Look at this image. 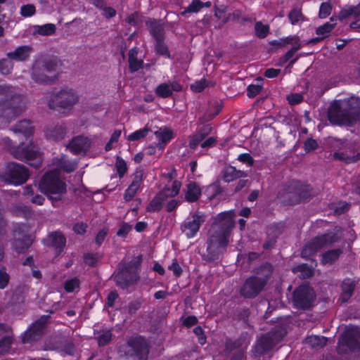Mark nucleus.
<instances>
[{
    "label": "nucleus",
    "instance_id": "nucleus-1",
    "mask_svg": "<svg viewBox=\"0 0 360 360\" xmlns=\"http://www.w3.org/2000/svg\"><path fill=\"white\" fill-rule=\"evenodd\" d=\"M12 131L18 137L19 145L15 147L13 141L8 137L3 139L4 143L9 148L15 158L25 161L34 168H39L42 162V155L33 143L34 128L31 122L27 120H22Z\"/></svg>",
    "mask_w": 360,
    "mask_h": 360
},
{
    "label": "nucleus",
    "instance_id": "nucleus-2",
    "mask_svg": "<svg viewBox=\"0 0 360 360\" xmlns=\"http://www.w3.org/2000/svg\"><path fill=\"white\" fill-rule=\"evenodd\" d=\"M233 226L234 214L232 211L221 213L218 216V221L212 226L207 240V251L210 260L217 259L226 250Z\"/></svg>",
    "mask_w": 360,
    "mask_h": 360
},
{
    "label": "nucleus",
    "instance_id": "nucleus-3",
    "mask_svg": "<svg viewBox=\"0 0 360 360\" xmlns=\"http://www.w3.org/2000/svg\"><path fill=\"white\" fill-rule=\"evenodd\" d=\"M330 122L338 125H352L360 118V98L350 97L347 99L333 101L328 111Z\"/></svg>",
    "mask_w": 360,
    "mask_h": 360
},
{
    "label": "nucleus",
    "instance_id": "nucleus-4",
    "mask_svg": "<svg viewBox=\"0 0 360 360\" xmlns=\"http://www.w3.org/2000/svg\"><path fill=\"white\" fill-rule=\"evenodd\" d=\"M80 96L77 90L69 86H64L55 90L47 98L48 107L61 113H69L78 104Z\"/></svg>",
    "mask_w": 360,
    "mask_h": 360
},
{
    "label": "nucleus",
    "instance_id": "nucleus-5",
    "mask_svg": "<svg viewBox=\"0 0 360 360\" xmlns=\"http://www.w3.org/2000/svg\"><path fill=\"white\" fill-rule=\"evenodd\" d=\"M0 105L4 107V115L8 119L19 115L26 108L24 98L7 84H0Z\"/></svg>",
    "mask_w": 360,
    "mask_h": 360
},
{
    "label": "nucleus",
    "instance_id": "nucleus-6",
    "mask_svg": "<svg viewBox=\"0 0 360 360\" xmlns=\"http://www.w3.org/2000/svg\"><path fill=\"white\" fill-rule=\"evenodd\" d=\"M39 188L51 200L53 206L63 200L67 190L66 184L60 179L57 170L46 172L39 182Z\"/></svg>",
    "mask_w": 360,
    "mask_h": 360
},
{
    "label": "nucleus",
    "instance_id": "nucleus-7",
    "mask_svg": "<svg viewBox=\"0 0 360 360\" xmlns=\"http://www.w3.org/2000/svg\"><path fill=\"white\" fill-rule=\"evenodd\" d=\"M32 79L41 84H52L58 79V63L53 59L41 58L32 66Z\"/></svg>",
    "mask_w": 360,
    "mask_h": 360
},
{
    "label": "nucleus",
    "instance_id": "nucleus-8",
    "mask_svg": "<svg viewBox=\"0 0 360 360\" xmlns=\"http://www.w3.org/2000/svg\"><path fill=\"white\" fill-rule=\"evenodd\" d=\"M271 269L270 265H265L258 272V276L247 279L240 289L241 295L246 298L256 297L266 285Z\"/></svg>",
    "mask_w": 360,
    "mask_h": 360
},
{
    "label": "nucleus",
    "instance_id": "nucleus-9",
    "mask_svg": "<svg viewBox=\"0 0 360 360\" xmlns=\"http://www.w3.org/2000/svg\"><path fill=\"white\" fill-rule=\"evenodd\" d=\"M28 169L22 165L11 162L0 169V179L13 185H21L29 178Z\"/></svg>",
    "mask_w": 360,
    "mask_h": 360
},
{
    "label": "nucleus",
    "instance_id": "nucleus-10",
    "mask_svg": "<svg viewBox=\"0 0 360 360\" xmlns=\"http://www.w3.org/2000/svg\"><path fill=\"white\" fill-rule=\"evenodd\" d=\"M360 349V328L354 326L346 328L338 343L339 354H349Z\"/></svg>",
    "mask_w": 360,
    "mask_h": 360
},
{
    "label": "nucleus",
    "instance_id": "nucleus-11",
    "mask_svg": "<svg viewBox=\"0 0 360 360\" xmlns=\"http://www.w3.org/2000/svg\"><path fill=\"white\" fill-rule=\"evenodd\" d=\"M340 236L338 231H331L311 239L303 248L302 255L307 258L319 250L338 241Z\"/></svg>",
    "mask_w": 360,
    "mask_h": 360
},
{
    "label": "nucleus",
    "instance_id": "nucleus-12",
    "mask_svg": "<svg viewBox=\"0 0 360 360\" xmlns=\"http://www.w3.org/2000/svg\"><path fill=\"white\" fill-rule=\"evenodd\" d=\"M181 184L175 180L172 182L171 186H167L162 191L159 192L150 202L146 207L148 212H158L162 209V202L169 197H174L179 194Z\"/></svg>",
    "mask_w": 360,
    "mask_h": 360
},
{
    "label": "nucleus",
    "instance_id": "nucleus-13",
    "mask_svg": "<svg viewBox=\"0 0 360 360\" xmlns=\"http://www.w3.org/2000/svg\"><path fill=\"white\" fill-rule=\"evenodd\" d=\"M206 219L207 215L202 212L195 211L191 213L181 224V232L188 238H194Z\"/></svg>",
    "mask_w": 360,
    "mask_h": 360
},
{
    "label": "nucleus",
    "instance_id": "nucleus-14",
    "mask_svg": "<svg viewBox=\"0 0 360 360\" xmlns=\"http://www.w3.org/2000/svg\"><path fill=\"white\" fill-rule=\"evenodd\" d=\"M30 226L18 224L13 230V248L18 252H25L32 244Z\"/></svg>",
    "mask_w": 360,
    "mask_h": 360
},
{
    "label": "nucleus",
    "instance_id": "nucleus-15",
    "mask_svg": "<svg viewBox=\"0 0 360 360\" xmlns=\"http://www.w3.org/2000/svg\"><path fill=\"white\" fill-rule=\"evenodd\" d=\"M140 263L141 258H139L136 261L131 262L117 275V283L122 288H126L138 281Z\"/></svg>",
    "mask_w": 360,
    "mask_h": 360
},
{
    "label": "nucleus",
    "instance_id": "nucleus-16",
    "mask_svg": "<svg viewBox=\"0 0 360 360\" xmlns=\"http://www.w3.org/2000/svg\"><path fill=\"white\" fill-rule=\"evenodd\" d=\"M283 335L282 332L272 331L260 337L253 348L254 355L258 356L265 354L281 341Z\"/></svg>",
    "mask_w": 360,
    "mask_h": 360
},
{
    "label": "nucleus",
    "instance_id": "nucleus-17",
    "mask_svg": "<svg viewBox=\"0 0 360 360\" xmlns=\"http://www.w3.org/2000/svg\"><path fill=\"white\" fill-rule=\"evenodd\" d=\"M315 297L314 290L307 285H300L293 293V303L297 309H307Z\"/></svg>",
    "mask_w": 360,
    "mask_h": 360
},
{
    "label": "nucleus",
    "instance_id": "nucleus-18",
    "mask_svg": "<svg viewBox=\"0 0 360 360\" xmlns=\"http://www.w3.org/2000/svg\"><path fill=\"white\" fill-rule=\"evenodd\" d=\"M46 316H41L32 326L25 332L22 337L24 343L37 340L44 333V326L47 321Z\"/></svg>",
    "mask_w": 360,
    "mask_h": 360
},
{
    "label": "nucleus",
    "instance_id": "nucleus-19",
    "mask_svg": "<svg viewBox=\"0 0 360 360\" xmlns=\"http://www.w3.org/2000/svg\"><path fill=\"white\" fill-rule=\"evenodd\" d=\"M139 360H146L148 349L146 340L141 337L131 338L128 342Z\"/></svg>",
    "mask_w": 360,
    "mask_h": 360
},
{
    "label": "nucleus",
    "instance_id": "nucleus-20",
    "mask_svg": "<svg viewBox=\"0 0 360 360\" xmlns=\"http://www.w3.org/2000/svg\"><path fill=\"white\" fill-rule=\"evenodd\" d=\"M91 140L84 136H78L72 139L68 148L73 154L85 153L90 148Z\"/></svg>",
    "mask_w": 360,
    "mask_h": 360
},
{
    "label": "nucleus",
    "instance_id": "nucleus-21",
    "mask_svg": "<svg viewBox=\"0 0 360 360\" xmlns=\"http://www.w3.org/2000/svg\"><path fill=\"white\" fill-rule=\"evenodd\" d=\"M182 89V86L176 80L161 83L155 89V94L161 98L172 96L174 91L179 92Z\"/></svg>",
    "mask_w": 360,
    "mask_h": 360
},
{
    "label": "nucleus",
    "instance_id": "nucleus-22",
    "mask_svg": "<svg viewBox=\"0 0 360 360\" xmlns=\"http://www.w3.org/2000/svg\"><path fill=\"white\" fill-rule=\"evenodd\" d=\"M143 175L141 170H137L134 174L132 181L124 193V199L126 201L132 200L136 195L142 184Z\"/></svg>",
    "mask_w": 360,
    "mask_h": 360
},
{
    "label": "nucleus",
    "instance_id": "nucleus-23",
    "mask_svg": "<svg viewBox=\"0 0 360 360\" xmlns=\"http://www.w3.org/2000/svg\"><path fill=\"white\" fill-rule=\"evenodd\" d=\"M45 134L48 139L60 141L65 136L66 127L64 124H53L47 127Z\"/></svg>",
    "mask_w": 360,
    "mask_h": 360
},
{
    "label": "nucleus",
    "instance_id": "nucleus-24",
    "mask_svg": "<svg viewBox=\"0 0 360 360\" xmlns=\"http://www.w3.org/2000/svg\"><path fill=\"white\" fill-rule=\"evenodd\" d=\"M201 188L195 182H189L184 189L185 199L188 202H196L201 195Z\"/></svg>",
    "mask_w": 360,
    "mask_h": 360
},
{
    "label": "nucleus",
    "instance_id": "nucleus-25",
    "mask_svg": "<svg viewBox=\"0 0 360 360\" xmlns=\"http://www.w3.org/2000/svg\"><path fill=\"white\" fill-rule=\"evenodd\" d=\"M158 143L157 146L162 149L174 137L173 131L167 127H161L154 131Z\"/></svg>",
    "mask_w": 360,
    "mask_h": 360
},
{
    "label": "nucleus",
    "instance_id": "nucleus-26",
    "mask_svg": "<svg viewBox=\"0 0 360 360\" xmlns=\"http://www.w3.org/2000/svg\"><path fill=\"white\" fill-rule=\"evenodd\" d=\"M146 25L155 40L163 39L164 27L160 21L148 18L146 20Z\"/></svg>",
    "mask_w": 360,
    "mask_h": 360
},
{
    "label": "nucleus",
    "instance_id": "nucleus-27",
    "mask_svg": "<svg viewBox=\"0 0 360 360\" xmlns=\"http://www.w3.org/2000/svg\"><path fill=\"white\" fill-rule=\"evenodd\" d=\"M32 51L30 46H21L18 47L14 51L8 53V56L16 60H25L27 59Z\"/></svg>",
    "mask_w": 360,
    "mask_h": 360
},
{
    "label": "nucleus",
    "instance_id": "nucleus-28",
    "mask_svg": "<svg viewBox=\"0 0 360 360\" xmlns=\"http://www.w3.org/2000/svg\"><path fill=\"white\" fill-rule=\"evenodd\" d=\"M341 287L342 292L340 299L342 302L345 303L347 302L352 297L355 288V283L353 280L346 278L342 281Z\"/></svg>",
    "mask_w": 360,
    "mask_h": 360
},
{
    "label": "nucleus",
    "instance_id": "nucleus-29",
    "mask_svg": "<svg viewBox=\"0 0 360 360\" xmlns=\"http://www.w3.org/2000/svg\"><path fill=\"white\" fill-rule=\"evenodd\" d=\"M248 174L243 171L238 170L232 166L226 167L224 170L223 178L225 181L230 182L241 177H245Z\"/></svg>",
    "mask_w": 360,
    "mask_h": 360
},
{
    "label": "nucleus",
    "instance_id": "nucleus-30",
    "mask_svg": "<svg viewBox=\"0 0 360 360\" xmlns=\"http://www.w3.org/2000/svg\"><path fill=\"white\" fill-rule=\"evenodd\" d=\"M139 49L133 48L129 51V64L131 72L139 70L143 64V60L138 58Z\"/></svg>",
    "mask_w": 360,
    "mask_h": 360
},
{
    "label": "nucleus",
    "instance_id": "nucleus-31",
    "mask_svg": "<svg viewBox=\"0 0 360 360\" xmlns=\"http://www.w3.org/2000/svg\"><path fill=\"white\" fill-rule=\"evenodd\" d=\"M342 253V251L340 248L326 251V252L321 255V264L323 265L333 264L338 259Z\"/></svg>",
    "mask_w": 360,
    "mask_h": 360
},
{
    "label": "nucleus",
    "instance_id": "nucleus-32",
    "mask_svg": "<svg viewBox=\"0 0 360 360\" xmlns=\"http://www.w3.org/2000/svg\"><path fill=\"white\" fill-rule=\"evenodd\" d=\"M51 245L60 252L65 245L66 239L60 232H55L49 236Z\"/></svg>",
    "mask_w": 360,
    "mask_h": 360
},
{
    "label": "nucleus",
    "instance_id": "nucleus-33",
    "mask_svg": "<svg viewBox=\"0 0 360 360\" xmlns=\"http://www.w3.org/2000/svg\"><path fill=\"white\" fill-rule=\"evenodd\" d=\"M56 30V25L52 23H48L43 25H34L33 32L41 36H49L55 33Z\"/></svg>",
    "mask_w": 360,
    "mask_h": 360
},
{
    "label": "nucleus",
    "instance_id": "nucleus-34",
    "mask_svg": "<svg viewBox=\"0 0 360 360\" xmlns=\"http://www.w3.org/2000/svg\"><path fill=\"white\" fill-rule=\"evenodd\" d=\"M328 339L323 336L311 335L306 339V342L314 348H322L327 344Z\"/></svg>",
    "mask_w": 360,
    "mask_h": 360
},
{
    "label": "nucleus",
    "instance_id": "nucleus-35",
    "mask_svg": "<svg viewBox=\"0 0 360 360\" xmlns=\"http://www.w3.org/2000/svg\"><path fill=\"white\" fill-rule=\"evenodd\" d=\"M55 164L60 169L68 172H71L75 169L76 164L69 161L65 155H62L60 158H56Z\"/></svg>",
    "mask_w": 360,
    "mask_h": 360
},
{
    "label": "nucleus",
    "instance_id": "nucleus-36",
    "mask_svg": "<svg viewBox=\"0 0 360 360\" xmlns=\"http://www.w3.org/2000/svg\"><path fill=\"white\" fill-rule=\"evenodd\" d=\"M333 157L335 159L344 161L346 163H352L360 160V153L356 155L351 156L345 152H335L333 154Z\"/></svg>",
    "mask_w": 360,
    "mask_h": 360
},
{
    "label": "nucleus",
    "instance_id": "nucleus-37",
    "mask_svg": "<svg viewBox=\"0 0 360 360\" xmlns=\"http://www.w3.org/2000/svg\"><path fill=\"white\" fill-rule=\"evenodd\" d=\"M149 129L145 127L143 129L135 131L128 136L127 139L131 141H139L145 138L148 134Z\"/></svg>",
    "mask_w": 360,
    "mask_h": 360
},
{
    "label": "nucleus",
    "instance_id": "nucleus-38",
    "mask_svg": "<svg viewBox=\"0 0 360 360\" xmlns=\"http://www.w3.org/2000/svg\"><path fill=\"white\" fill-rule=\"evenodd\" d=\"M11 212H12L15 215L24 217H27L30 214V209L27 206L21 204L13 205L11 207Z\"/></svg>",
    "mask_w": 360,
    "mask_h": 360
},
{
    "label": "nucleus",
    "instance_id": "nucleus-39",
    "mask_svg": "<svg viewBox=\"0 0 360 360\" xmlns=\"http://www.w3.org/2000/svg\"><path fill=\"white\" fill-rule=\"evenodd\" d=\"M155 51L158 53L170 58L169 52L167 45L164 43L163 39L155 40Z\"/></svg>",
    "mask_w": 360,
    "mask_h": 360
},
{
    "label": "nucleus",
    "instance_id": "nucleus-40",
    "mask_svg": "<svg viewBox=\"0 0 360 360\" xmlns=\"http://www.w3.org/2000/svg\"><path fill=\"white\" fill-rule=\"evenodd\" d=\"M12 343V337L10 335H6L0 340V354L6 353Z\"/></svg>",
    "mask_w": 360,
    "mask_h": 360
},
{
    "label": "nucleus",
    "instance_id": "nucleus-41",
    "mask_svg": "<svg viewBox=\"0 0 360 360\" xmlns=\"http://www.w3.org/2000/svg\"><path fill=\"white\" fill-rule=\"evenodd\" d=\"M335 23L326 22L319 27L316 31V34L326 37L335 27Z\"/></svg>",
    "mask_w": 360,
    "mask_h": 360
},
{
    "label": "nucleus",
    "instance_id": "nucleus-42",
    "mask_svg": "<svg viewBox=\"0 0 360 360\" xmlns=\"http://www.w3.org/2000/svg\"><path fill=\"white\" fill-rule=\"evenodd\" d=\"M255 30L257 37L264 38L267 35L269 27L268 25H263L262 22H258L255 24Z\"/></svg>",
    "mask_w": 360,
    "mask_h": 360
},
{
    "label": "nucleus",
    "instance_id": "nucleus-43",
    "mask_svg": "<svg viewBox=\"0 0 360 360\" xmlns=\"http://www.w3.org/2000/svg\"><path fill=\"white\" fill-rule=\"evenodd\" d=\"M288 18L292 25H295L303 20V16L300 10L295 8L288 14Z\"/></svg>",
    "mask_w": 360,
    "mask_h": 360
},
{
    "label": "nucleus",
    "instance_id": "nucleus-44",
    "mask_svg": "<svg viewBox=\"0 0 360 360\" xmlns=\"http://www.w3.org/2000/svg\"><path fill=\"white\" fill-rule=\"evenodd\" d=\"M115 167L117 168L119 176L122 178L127 170L125 161L122 158L117 157L115 162Z\"/></svg>",
    "mask_w": 360,
    "mask_h": 360
},
{
    "label": "nucleus",
    "instance_id": "nucleus-45",
    "mask_svg": "<svg viewBox=\"0 0 360 360\" xmlns=\"http://www.w3.org/2000/svg\"><path fill=\"white\" fill-rule=\"evenodd\" d=\"M301 47V44L299 40H296V42L292 46V49L289 50L282 58V62L285 63L290 60Z\"/></svg>",
    "mask_w": 360,
    "mask_h": 360
},
{
    "label": "nucleus",
    "instance_id": "nucleus-46",
    "mask_svg": "<svg viewBox=\"0 0 360 360\" xmlns=\"http://www.w3.org/2000/svg\"><path fill=\"white\" fill-rule=\"evenodd\" d=\"M203 7V3L199 0L193 1L187 8L182 13H197Z\"/></svg>",
    "mask_w": 360,
    "mask_h": 360
},
{
    "label": "nucleus",
    "instance_id": "nucleus-47",
    "mask_svg": "<svg viewBox=\"0 0 360 360\" xmlns=\"http://www.w3.org/2000/svg\"><path fill=\"white\" fill-rule=\"evenodd\" d=\"M10 276L5 266L0 268V288L4 289L9 282Z\"/></svg>",
    "mask_w": 360,
    "mask_h": 360
},
{
    "label": "nucleus",
    "instance_id": "nucleus-48",
    "mask_svg": "<svg viewBox=\"0 0 360 360\" xmlns=\"http://www.w3.org/2000/svg\"><path fill=\"white\" fill-rule=\"evenodd\" d=\"M332 7L330 3L323 2L321 4L319 15L321 18H327L331 13Z\"/></svg>",
    "mask_w": 360,
    "mask_h": 360
},
{
    "label": "nucleus",
    "instance_id": "nucleus-49",
    "mask_svg": "<svg viewBox=\"0 0 360 360\" xmlns=\"http://www.w3.org/2000/svg\"><path fill=\"white\" fill-rule=\"evenodd\" d=\"M35 7L32 4L23 5L20 8V14L25 18L30 17L35 13Z\"/></svg>",
    "mask_w": 360,
    "mask_h": 360
},
{
    "label": "nucleus",
    "instance_id": "nucleus-50",
    "mask_svg": "<svg viewBox=\"0 0 360 360\" xmlns=\"http://www.w3.org/2000/svg\"><path fill=\"white\" fill-rule=\"evenodd\" d=\"M132 226L126 222H122L120 225V228L117 231V235L119 237H126L127 235L131 231Z\"/></svg>",
    "mask_w": 360,
    "mask_h": 360
},
{
    "label": "nucleus",
    "instance_id": "nucleus-51",
    "mask_svg": "<svg viewBox=\"0 0 360 360\" xmlns=\"http://www.w3.org/2000/svg\"><path fill=\"white\" fill-rule=\"evenodd\" d=\"M79 281L77 278H72L68 280L65 283V289L67 292H73L76 288H79Z\"/></svg>",
    "mask_w": 360,
    "mask_h": 360
},
{
    "label": "nucleus",
    "instance_id": "nucleus-52",
    "mask_svg": "<svg viewBox=\"0 0 360 360\" xmlns=\"http://www.w3.org/2000/svg\"><path fill=\"white\" fill-rule=\"evenodd\" d=\"M207 86V82L205 79H200L196 81L191 85V89L194 92H201Z\"/></svg>",
    "mask_w": 360,
    "mask_h": 360
},
{
    "label": "nucleus",
    "instance_id": "nucleus-53",
    "mask_svg": "<svg viewBox=\"0 0 360 360\" xmlns=\"http://www.w3.org/2000/svg\"><path fill=\"white\" fill-rule=\"evenodd\" d=\"M13 65L8 60H0V72L4 75L8 74L12 70Z\"/></svg>",
    "mask_w": 360,
    "mask_h": 360
},
{
    "label": "nucleus",
    "instance_id": "nucleus-54",
    "mask_svg": "<svg viewBox=\"0 0 360 360\" xmlns=\"http://www.w3.org/2000/svg\"><path fill=\"white\" fill-rule=\"evenodd\" d=\"M112 333L110 330L104 331L98 339V342L99 345H107L111 340Z\"/></svg>",
    "mask_w": 360,
    "mask_h": 360
},
{
    "label": "nucleus",
    "instance_id": "nucleus-55",
    "mask_svg": "<svg viewBox=\"0 0 360 360\" xmlns=\"http://www.w3.org/2000/svg\"><path fill=\"white\" fill-rule=\"evenodd\" d=\"M345 16L354 15V18L360 17V4L356 6H350L344 11Z\"/></svg>",
    "mask_w": 360,
    "mask_h": 360
},
{
    "label": "nucleus",
    "instance_id": "nucleus-56",
    "mask_svg": "<svg viewBox=\"0 0 360 360\" xmlns=\"http://www.w3.org/2000/svg\"><path fill=\"white\" fill-rule=\"evenodd\" d=\"M203 139V135H200L198 133L193 135L190 137L189 146L191 148L195 149Z\"/></svg>",
    "mask_w": 360,
    "mask_h": 360
},
{
    "label": "nucleus",
    "instance_id": "nucleus-57",
    "mask_svg": "<svg viewBox=\"0 0 360 360\" xmlns=\"http://www.w3.org/2000/svg\"><path fill=\"white\" fill-rule=\"evenodd\" d=\"M262 87L259 85L250 84L248 87V96L253 98L261 91Z\"/></svg>",
    "mask_w": 360,
    "mask_h": 360
},
{
    "label": "nucleus",
    "instance_id": "nucleus-58",
    "mask_svg": "<svg viewBox=\"0 0 360 360\" xmlns=\"http://www.w3.org/2000/svg\"><path fill=\"white\" fill-rule=\"evenodd\" d=\"M238 160L243 163L247 164L248 166H252L254 162L252 158L249 153L240 154L238 156Z\"/></svg>",
    "mask_w": 360,
    "mask_h": 360
},
{
    "label": "nucleus",
    "instance_id": "nucleus-59",
    "mask_svg": "<svg viewBox=\"0 0 360 360\" xmlns=\"http://www.w3.org/2000/svg\"><path fill=\"white\" fill-rule=\"evenodd\" d=\"M317 146L318 143L316 141L313 139H308L304 142V149L307 152L315 150L317 148Z\"/></svg>",
    "mask_w": 360,
    "mask_h": 360
},
{
    "label": "nucleus",
    "instance_id": "nucleus-60",
    "mask_svg": "<svg viewBox=\"0 0 360 360\" xmlns=\"http://www.w3.org/2000/svg\"><path fill=\"white\" fill-rule=\"evenodd\" d=\"M287 99L290 104L295 105V104H297V103H300L302 101L303 97L302 95H300L299 94H295L288 96L287 97Z\"/></svg>",
    "mask_w": 360,
    "mask_h": 360
},
{
    "label": "nucleus",
    "instance_id": "nucleus-61",
    "mask_svg": "<svg viewBox=\"0 0 360 360\" xmlns=\"http://www.w3.org/2000/svg\"><path fill=\"white\" fill-rule=\"evenodd\" d=\"M169 269L172 271L174 274L179 277L181 274L182 269L176 261H174L172 264L169 266Z\"/></svg>",
    "mask_w": 360,
    "mask_h": 360
},
{
    "label": "nucleus",
    "instance_id": "nucleus-62",
    "mask_svg": "<svg viewBox=\"0 0 360 360\" xmlns=\"http://www.w3.org/2000/svg\"><path fill=\"white\" fill-rule=\"evenodd\" d=\"M140 307L141 302L139 301H132L128 305V312L131 314H135Z\"/></svg>",
    "mask_w": 360,
    "mask_h": 360
},
{
    "label": "nucleus",
    "instance_id": "nucleus-63",
    "mask_svg": "<svg viewBox=\"0 0 360 360\" xmlns=\"http://www.w3.org/2000/svg\"><path fill=\"white\" fill-rule=\"evenodd\" d=\"M107 233H108V229H103L102 230H101L96 235V243L98 245H101L103 243V242L104 241V240L107 236Z\"/></svg>",
    "mask_w": 360,
    "mask_h": 360
},
{
    "label": "nucleus",
    "instance_id": "nucleus-64",
    "mask_svg": "<svg viewBox=\"0 0 360 360\" xmlns=\"http://www.w3.org/2000/svg\"><path fill=\"white\" fill-rule=\"evenodd\" d=\"M299 269L302 272H303L302 276L304 278H309L313 275V270L306 264L300 266Z\"/></svg>",
    "mask_w": 360,
    "mask_h": 360
}]
</instances>
